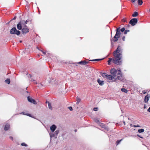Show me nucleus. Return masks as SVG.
<instances>
[{"label": "nucleus", "instance_id": "nucleus-10", "mask_svg": "<svg viewBox=\"0 0 150 150\" xmlns=\"http://www.w3.org/2000/svg\"><path fill=\"white\" fill-rule=\"evenodd\" d=\"M150 98V94H147L144 97V101L145 103H147Z\"/></svg>", "mask_w": 150, "mask_h": 150}, {"label": "nucleus", "instance_id": "nucleus-11", "mask_svg": "<svg viewBox=\"0 0 150 150\" xmlns=\"http://www.w3.org/2000/svg\"><path fill=\"white\" fill-rule=\"evenodd\" d=\"M20 114H23V115H26L28 116H29L30 117H32V118L35 119V117L32 116L31 114L28 113L26 112H21Z\"/></svg>", "mask_w": 150, "mask_h": 150}, {"label": "nucleus", "instance_id": "nucleus-54", "mask_svg": "<svg viewBox=\"0 0 150 150\" xmlns=\"http://www.w3.org/2000/svg\"><path fill=\"white\" fill-rule=\"evenodd\" d=\"M112 39H111V41L112 42Z\"/></svg>", "mask_w": 150, "mask_h": 150}, {"label": "nucleus", "instance_id": "nucleus-1", "mask_svg": "<svg viewBox=\"0 0 150 150\" xmlns=\"http://www.w3.org/2000/svg\"><path fill=\"white\" fill-rule=\"evenodd\" d=\"M112 75H108L106 79L109 80H113L115 81L117 80H119L122 81L123 79L122 76V73L120 69L118 70L114 69H112L110 71Z\"/></svg>", "mask_w": 150, "mask_h": 150}, {"label": "nucleus", "instance_id": "nucleus-29", "mask_svg": "<svg viewBox=\"0 0 150 150\" xmlns=\"http://www.w3.org/2000/svg\"><path fill=\"white\" fill-rule=\"evenodd\" d=\"M21 145L22 146H28L27 145L25 144V143H21Z\"/></svg>", "mask_w": 150, "mask_h": 150}, {"label": "nucleus", "instance_id": "nucleus-15", "mask_svg": "<svg viewBox=\"0 0 150 150\" xmlns=\"http://www.w3.org/2000/svg\"><path fill=\"white\" fill-rule=\"evenodd\" d=\"M10 128V125L8 124H7L5 125L4 129L5 131L8 130Z\"/></svg>", "mask_w": 150, "mask_h": 150}, {"label": "nucleus", "instance_id": "nucleus-6", "mask_svg": "<svg viewBox=\"0 0 150 150\" xmlns=\"http://www.w3.org/2000/svg\"><path fill=\"white\" fill-rule=\"evenodd\" d=\"M122 49L121 47L118 45L116 50L113 52V54H122Z\"/></svg>", "mask_w": 150, "mask_h": 150}, {"label": "nucleus", "instance_id": "nucleus-52", "mask_svg": "<svg viewBox=\"0 0 150 150\" xmlns=\"http://www.w3.org/2000/svg\"><path fill=\"white\" fill-rule=\"evenodd\" d=\"M77 131V130L76 129H75V132H76Z\"/></svg>", "mask_w": 150, "mask_h": 150}, {"label": "nucleus", "instance_id": "nucleus-22", "mask_svg": "<svg viewBox=\"0 0 150 150\" xmlns=\"http://www.w3.org/2000/svg\"><path fill=\"white\" fill-rule=\"evenodd\" d=\"M113 60L112 59V58H109V60L108 61V64L109 65H110V62H111V61H113Z\"/></svg>", "mask_w": 150, "mask_h": 150}, {"label": "nucleus", "instance_id": "nucleus-32", "mask_svg": "<svg viewBox=\"0 0 150 150\" xmlns=\"http://www.w3.org/2000/svg\"><path fill=\"white\" fill-rule=\"evenodd\" d=\"M125 30V29L124 28H122L120 30V31L122 32H124Z\"/></svg>", "mask_w": 150, "mask_h": 150}, {"label": "nucleus", "instance_id": "nucleus-23", "mask_svg": "<svg viewBox=\"0 0 150 150\" xmlns=\"http://www.w3.org/2000/svg\"><path fill=\"white\" fill-rule=\"evenodd\" d=\"M108 74L106 73H103L102 76L104 78H106Z\"/></svg>", "mask_w": 150, "mask_h": 150}, {"label": "nucleus", "instance_id": "nucleus-14", "mask_svg": "<svg viewBox=\"0 0 150 150\" xmlns=\"http://www.w3.org/2000/svg\"><path fill=\"white\" fill-rule=\"evenodd\" d=\"M100 86H103L104 84V82L103 81H101L100 79H98L97 80Z\"/></svg>", "mask_w": 150, "mask_h": 150}, {"label": "nucleus", "instance_id": "nucleus-46", "mask_svg": "<svg viewBox=\"0 0 150 150\" xmlns=\"http://www.w3.org/2000/svg\"><path fill=\"white\" fill-rule=\"evenodd\" d=\"M10 138L12 140H13V138L12 137H10Z\"/></svg>", "mask_w": 150, "mask_h": 150}, {"label": "nucleus", "instance_id": "nucleus-50", "mask_svg": "<svg viewBox=\"0 0 150 150\" xmlns=\"http://www.w3.org/2000/svg\"><path fill=\"white\" fill-rule=\"evenodd\" d=\"M123 123H124V125H125V121L123 122Z\"/></svg>", "mask_w": 150, "mask_h": 150}, {"label": "nucleus", "instance_id": "nucleus-53", "mask_svg": "<svg viewBox=\"0 0 150 150\" xmlns=\"http://www.w3.org/2000/svg\"><path fill=\"white\" fill-rule=\"evenodd\" d=\"M20 42H22V41H20Z\"/></svg>", "mask_w": 150, "mask_h": 150}, {"label": "nucleus", "instance_id": "nucleus-37", "mask_svg": "<svg viewBox=\"0 0 150 150\" xmlns=\"http://www.w3.org/2000/svg\"><path fill=\"white\" fill-rule=\"evenodd\" d=\"M142 93L144 94H145L147 93V92H146L145 90H144L142 91Z\"/></svg>", "mask_w": 150, "mask_h": 150}, {"label": "nucleus", "instance_id": "nucleus-41", "mask_svg": "<svg viewBox=\"0 0 150 150\" xmlns=\"http://www.w3.org/2000/svg\"><path fill=\"white\" fill-rule=\"evenodd\" d=\"M137 136L139 137H140L141 138H143L141 136H140L139 135L137 134Z\"/></svg>", "mask_w": 150, "mask_h": 150}, {"label": "nucleus", "instance_id": "nucleus-40", "mask_svg": "<svg viewBox=\"0 0 150 150\" xmlns=\"http://www.w3.org/2000/svg\"><path fill=\"white\" fill-rule=\"evenodd\" d=\"M125 36H123V37H122V40L124 41L125 40Z\"/></svg>", "mask_w": 150, "mask_h": 150}, {"label": "nucleus", "instance_id": "nucleus-51", "mask_svg": "<svg viewBox=\"0 0 150 150\" xmlns=\"http://www.w3.org/2000/svg\"><path fill=\"white\" fill-rule=\"evenodd\" d=\"M130 126H132V124H130Z\"/></svg>", "mask_w": 150, "mask_h": 150}, {"label": "nucleus", "instance_id": "nucleus-21", "mask_svg": "<svg viewBox=\"0 0 150 150\" xmlns=\"http://www.w3.org/2000/svg\"><path fill=\"white\" fill-rule=\"evenodd\" d=\"M103 59H93V60H90L89 61H100L101 60H102Z\"/></svg>", "mask_w": 150, "mask_h": 150}, {"label": "nucleus", "instance_id": "nucleus-3", "mask_svg": "<svg viewBox=\"0 0 150 150\" xmlns=\"http://www.w3.org/2000/svg\"><path fill=\"white\" fill-rule=\"evenodd\" d=\"M116 33L115 36H114L113 41L114 42H117L118 40V38H120V28H117L116 29Z\"/></svg>", "mask_w": 150, "mask_h": 150}, {"label": "nucleus", "instance_id": "nucleus-49", "mask_svg": "<svg viewBox=\"0 0 150 150\" xmlns=\"http://www.w3.org/2000/svg\"><path fill=\"white\" fill-rule=\"evenodd\" d=\"M146 108V105H144V108Z\"/></svg>", "mask_w": 150, "mask_h": 150}, {"label": "nucleus", "instance_id": "nucleus-24", "mask_svg": "<svg viewBox=\"0 0 150 150\" xmlns=\"http://www.w3.org/2000/svg\"><path fill=\"white\" fill-rule=\"evenodd\" d=\"M144 131V130L143 129H139L138 130V132L139 133H140L142 132H143Z\"/></svg>", "mask_w": 150, "mask_h": 150}, {"label": "nucleus", "instance_id": "nucleus-38", "mask_svg": "<svg viewBox=\"0 0 150 150\" xmlns=\"http://www.w3.org/2000/svg\"><path fill=\"white\" fill-rule=\"evenodd\" d=\"M134 127H140V126L139 125H134L133 126Z\"/></svg>", "mask_w": 150, "mask_h": 150}, {"label": "nucleus", "instance_id": "nucleus-19", "mask_svg": "<svg viewBox=\"0 0 150 150\" xmlns=\"http://www.w3.org/2000/svg\"><path fill=\"white\" fill-rule=\"evenodd\" d=\"M76 101L77 102L76 103V104L78 105L79 104V102L81 101V99L79 97H77L76 98Z\"/></svg>", "mask_w": 150, "mask_h": 150}, {"label": "nucleus", "instance_id": "nucleus-39", "mask_svg": "<svg viewBox=\"0 0 150 150\" xmlns=\"http://www.w3.org/2000/svg\"><path fill=\"white\" fill-rule=\"evenodd\" d=\"M132 3H134L137 0H131Z\"/></svg>", "mask_w": 150, "mask_h": 150}, {"label": "nucleus", "instance_id": "nucleus-31", "mask_svg": "<svg viewBox=\"0 0 150 150\" xmlns=\"http://www.w3.org/2000/svg\"><path fill=\"white\" fill-rule=\"evenodd\" d=\"M129 30H126L124 31V34H126L128 32H129Z\"/></svg>", "mask_w": 150, "mask_h": 150}, {"label": "nucleus", "instance_id": "nucleus-47", "mask_svg": "<svg viewBox=\"0 0 150 150\" xmlns=\"http://www.w3.org/2000/svg\"><path fill=\"white\" fill-rule=\"evenodd\" d=\"M42 52L44 54H45V53L43 51H42Z\"/></svg>", "mask_w": 150, "mask_h": 150}, {"label": "nucleus", "instance_id": "nucleus-18", "mask_svg": "<svg viewBox=\"0 0 150 150\" xmlns=\"http://www.w3.org/2000/svg\"><path fill=\"white\" fill-rule=\"evenodd\" d=\"M138 12L136 11H135L133 14L132 15V16L133 17H136L138 15Z\"/></svg>", "mask_w": 150, "mask_h": 150}, {"label": "nucleus", "instance_id": "nucleus-13", "mask_svg": "<svg viewBox=\"0 0 150 150\" xmlns=\"http://www.w3.org/2000/svg\"><path fill=\"white\" fill-rule=\"evenodd\" d=\"M100 125L102 128H104L107 130H109L108 128L106 127L102 123H100Z\"/></svg>", "mask_w": 150, "mask_h": 150}, {"label": "nucleus", "instance_id": "nucleus-43", "mask_svg": "<svg viewBox=\"0 0 150 150\" xmlns=\"http://www.w3.org/2000/svg\"><path fill=\"white\" fill-rule=\"evenodd\" d=\"M16 18V16H15L12 19V20H15Z\"/></svg>", "mask_w": 150, "mask_h": 150}, {"label": "nucleus", "instance_id": "nucleus-26", "mask_svg": "<svg viewBox=\"0 0 150 150\" xmlns=\"http://www.w3.org/2000/svg\"><path fill=\"white\" fill-rule=\"evenodd\" d=\"M59 132V130H57L54 132V134H56V136H57Z\"/></svg>", "mask_w": 150, "mask_h": 150}, {"label": "nucleus", "instance_id": "nucleus-25", "mask_svg": "<svg viewBox=\"0 0 150 150\" xmlns=\"http://www.w3.org/2000/svg\"><path fill=\"white\" fill-rule=\"evenodd\" d=\"M5 81L8 84H9L10 83V80L9 79H7Z\"/></svg>", "mask_w": 150, "mask_h": 150}, {"label": "nucleus", "instance_id": "nucleus-4", "mask_svg": "<svg viewBox=\"0 0 150 150\" xmlns=\"http://www.w3.org/2000/svg\"><path fill=\"white\" fill-rule=\"evenodd\" d=\"M17 28L19 30H21L22 28L26 27L27 26L24 23L23 20H21L17 25Z\"/></svg>", "mask_w": 150, "mask_h": 150}, {"label": "nucleus", "instance_id": "nucleus-12", "mask_svg": "<svg viewBox=\"0 0 150 150\" xmlns=\"http://www.w3.org/2000/svg\"><path fill=\"white\" fill-rule=\"evenodd\" d=\"M57 127L55 125H53L50 127V129L52 132H53L56 129Z\"/></svg>", "mask_w": 150, "mask_h": 150}, {"label": "nucleus", "instance_id": "nucleus-30", "mask_svg": "<svg viewBox=\"0 0 150 150\" xmlns=\"http://www.w3.org/2000/svg\"><path fill=\"white\" fill-rule=\"evenodd\" d=\"M50 137L52 138L53 137H54L55 136V135L54 134H50Z\"/></svg>", "mask_w": 150, "mask_h": 150}, {"label": "nucleus", "instance_id": "nucleus-9", "mask_svg": "<svg viewBox=\"0 0 150 150\" xmlns=\"http://www.w3.org/2000/svg\"><path fill=\"white\" fill-rule=\"evenodd\" d=\"M22 33L23 34H25L29 32V29L26 27L22 28Z\"/></svg>", "mask_w": 150, "mask_h": 150}, {"label": "nucleus", "instance_id": "nucleus-20", "mask_svg": "<svg viewBox=\"0 0 150 150\" xmlns=\"http://www.w3.org/2000/svg\"><path fill=\"white\" fill-rule=\"evenodd\" d=\"M121 90L122 92H125V93H127L128 92L127 90L126 89L124 88H122L121 89Z\"/></svg>", "mask_w": 150, "mask_h": 150}, {"label": "nucleus", "instance_id": "nucleus-42", "mask_svg": "<svg viewBox=\"0 0 150 150\" xmlns=\"http://www.w3.org/2000/svg\"><path fill=\"white\" fill-rule=\"evenodd\" d=\"M147 111L150 112V106L149 108L147 110Z\"/></svg>", "mask_w": 150, "mask_h": 150}, {"label": "nucleus", "instance_id": "nucleus-17", "mask_svg": "<svg viewBox=\"0 0 150 150\" xmlns=\"http://www.w3.org/2000/svg\"><path fill=\"white\" fill-rule=\"evenodd\" d=\"M138 4L139 5H141L143 3L142 0H138L137 1Z\"/></svg>", "mask_w": 150, "mask_h": 150}, {"label": "nucleus", "instance_id": "nucleus-34", "mask_svg": "<svg viewBox=\"0 0 150 150\" xmlns=\"http://www.w3.org/2000/svg\"><path fill=\"white\" fill-rule=\"evenodd\" d=\"M68 108L70 111H72L73 110L72 108L71 107H68Z\"/></svg>", "mask_w": 150, "mask_h": 150}, {"label": "nucleus", "instance_id": "nucleus-2", "mask_svg": "<svg viewBox=\"0 0 150 150\" xmlns=\"http://www.w3.org/2000/svg\"><path fill=\"white\" fill-rule=\"evenodd\" d=\"M115 57L113 59V62L117 65H121L122 64V62L121 59L122 57V54H113Z\"/></svg>", "mask_w": 150, "mask_h": 150}, {"label": "nucleus", "instance_id": "nucleus-8", "mask_svg": "<svg viewBox=\"0 0 150 150\" xmlns=\"http://www.w3.org/2000/svg\"><path fill=\"white\" fill-rule=\"evenodd\" d=\"M27 99L29 102L30 103H32L34 104H36L37 103L36 101L34 100L30 96H28L27 97Z\"/></svg>", "mask_w": 150, "mask_h": 150}, {"label": "nucleus", "instance_id": "nucleus-16", "mask_svg": "<svg viewBox=\"0 0 150 150\" xmlns=\"http://www.w3.org/2000/svg\"><path fill=\"white\" fill-rule=\"evenodd\" d=\"M88 63L85 61H82L78 62V64H85L86 63Z\"/></svg>", "mask_w": 150, "mask_h": 150}, {"label": "nucleus", "instance_id": "nucleus-48", "mask_svg": "<svg viewBox=\"0 0 150 150\" xmlns=\"http://www.w3.org/2000/svg\"><path fill=\"white\" fill-rule=\"evenodd\" d=\"M30 81H34V80H33V79H31V80H30Z\"/></svg>", "mask_w": 150, "mask_h": 150}, {"label": "nucleus", "instance_id": "nucleus-5", "mask_svg": "<svg viewBox=\"0 0 150 150\" xmlns=\"http://www.w3.org/2000/svg\"><path fill=\"white\" fill-rule=\"evenodd\" d=\"M10 33L11 34H14L18 35L20 34L21 32L17 30L15 27H13L11 30Z\"/></svg>", "mask_w": 150, "mask_h": 150}, {"label": "nucleus", "instance_id": "nucleus-35", "mask_svg": "<svg viewBox=\"0 0 150 150\" xmlns=\"http://www.w3.org/2000/svg\"><path fill=\"white\" fill-rule=\"evenodd\" d=\"M98 110V108L97 107L94 108H93V110L95 111H97Z\"/></svg>", "mask_w": 150, "mask_h": 150}, {"label": "nucleus", "instance_id": "nucleus-45", "mask_svg": "<svg viewBox=\"0 0 150 150\" xmlns=\"http://www.w3.org/2000/svg\"><path fill=\"white\" fill-rule=\"evenodd\" d=\"M31 75H30V74H29V75H28V77H31Z\"/></svg>", "mask_w": 150, "mask_h": 150}, {"label": "nucleus", "instance_id": "nucleus-28", "mask_svg": "<svg viewBox=\"0 0 150 150\" xmlns=\"http://www.w3.org/2000/svg\"><path fill=\"white\" fill-rule=\"evenodd\" d=\"M122 140V139H121L120 140H117V141L116 142L117 145H118L120 143V142H121V141Z\"/></svg>", "mask_w": 150, "mask_h": 150}, {"label": "nucleus", "instance_id": "nucleus-7", "mask_svg": "<svg viewBox=\"0 0 150 150\" xmlns=\"http://www.w3.org/2000/svg\"><path fill=\"white\" fill-rule=\"evenodd\" d=\"M137 20L136 18H134L132 19L129 21V23L132 26H134L137 22Z\"/></svg>", "mask_w": 150, "mask_h": 150}, {"label": "nucleus", "instance_id": "nucleus-44", "mask_svg": "<svg viewBox=\"0 0 150 150\" xmlns=\"http://www.w3.org/2000/svg\"><path fill=\"white\" fill-rule=\"evenodd\" d=\"M122 21L123 22H125L126 21V20L125 19H122Z\"/></svg>", "mask_w": 150, "mask_h": 150}, {"label": "nucleus", "instance_id": "nucleus-33", "mask_svg": "<svg viewBox=\"0 0 150 150\" xmlns=\"http://www.w3.org/2000/svg\"><path fill=\"white\" fill-rule=\"evenodd\" d=\"M95 122L98 123H100L99 120L98 119H96L95 120Z\"/></svg>", "mask_w": 150, "mask_h": 150}, {"label": "nucleus", "instance_id": "nucleus-36", "mask_svg": "<svg viewBox=\"0 0 150 150\" xmlns=\"http://www.w3.org/2000/svg\"><path fill=\"white\" fill-rule=\"evenodd\" d=\"M28 21H28V20H26L25 21L24 20V23H25V24H26Z\"/></svg>", "mask_w": 150, "mask_h": 150}, {"label": "nucleus", "instance_id": "nucleus-27", "mask_svg": "<svg viewBox=\"0 0 150 150\" xmlns=\"http://www.w3.org/2000/svg\"><path fill=\"white\" fill-rule=\"evenodd\" d=\"M48 106L49 108L51 110H52V107L51 105V104L49 103H48Z\"/></svg>", "mask_w": 150, "mask_h": 150}]
</instances>
